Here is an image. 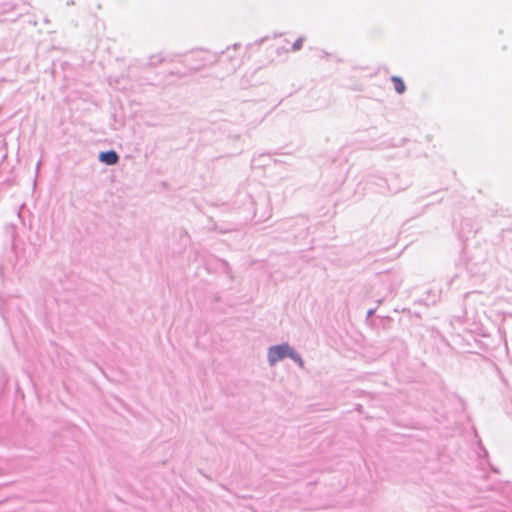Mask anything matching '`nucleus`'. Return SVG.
I'll return each mask as SVG.
<instances>
[{
  "label": "nucleus",
  "mask_w": 512,
  "mask_h": 512,
  "mask_svg": "<svg viewBox=\"0 0 512 512\" xmlns=\"http://www.w3.org/2000/svg\"><path fill=\"white\" fill-rule=\"evenodd\" d=\"M391 81L393 82V84H394V88H395V91H396L397 93L402 94V93H404V92H405V90H406V86H405V84H404L403 80H402L400 77H398V76H393V77L391 78Z\"/></svg>",
  "instance_id": "obj_3"
},
{
  "label": "nucleus",
  "mask_w": 512,
  "mask_h": 512,
  "mask_svg": "<svg viewBox=\"0 0 512 512\" xmlns=\"http://www.w3.org/2000/svg\"><path fill=\"white\" fill-rule=\"evenodd\" d=\"M301 45H302V41H301V40H298V41H296V42L293 44V48H294L295 50H298V49H300Z\"/></svg>",
  "instance_id": "obj_4"
},
{
  "label": "nucleus",
  "mask_w": 512,
  "mask_h": 512,
  "mask_svg": "<svg viewBox=\"0 0 512 512\" xmlns=\"http://www.w3.org/2000/svg\"><path fill=\"white\" fill-rule=\"evenodd\" d=\"M99 159L107 165H114L118 162L119 157L116 152L107 151L102 152L99 156Z\"/></svg>",
  "instance_id": "obj_2"
},
{
  "label": "nucleus",
  "mask_w": 512,
  "mask_h": 512,
  "mask_svg": "<svg viewBox=\"0 0 512 512\" xmlns=\"http://www.w3.org/2000/svg\"><path fill=\"white\" fill-rule=\"evenodd\" d=\"M285 357H290L295 360L300 367L303 366L301 357L287 344L272 346L268 350V361L270 365H274Z\"/></svg>",
  "instance_id": "obj_1"
}]
</instances>
